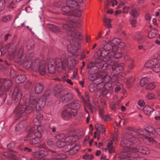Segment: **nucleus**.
<instances>
[{
  "label": "nucleus",
  "instance_id": "1",
  "mask_svg": "<svg viewBox=\"0 0 160 160\" xmlns=\"http://www.w3.org/2000/svg\"><path fill=\"white\" fill-rule=\"evenodd\" d=\"M121 40L115 38L107 42L103 41L99 45V49L97 51L98 54L104 58V61L106 63L102 64L100 66L107 69L108 66H111L112 71V74L115 76L122 72L123 70L124 64L123 63L118 64L115 62V58H118L122 56V54L117 51L118 46L122 45Z\"/></svg>",
  "mask_w": 160,
  "mask_h": 160
},
{
  "label": "nucleus",
  "instance_id": "2",
  "mask_svg": "<svg viewBox=\"0 0 160 160\" xmlns=\"http://www.w3.org/2000/svg\"><path fill=\"white\" fill-rule=\"evenodd\" d=\"M50 94V91H47L38 99L34 93H31L29 98L24 97V103L22 104L20 103L22 96V91L18 87L15 88L12 93V98L14 102L18 104L14 111L16 114V119H19L24 113L27 114L31 113L34 109L36 108L37 110H42L45 105L46 101L49 100Z\"/></svg>",
  "mask_w": 160,
  "mask_h": 160
},
{
  "label": "nucleus",
  "instance_id": "3",
  "mask_svg": "<svg viewBox=\"0 0 160 160\" xmlns=\"http://www.w3.org/2000/svg\"><path fill=\"white\" fill-rule=\"evenodd\" d=\"M67 58H57L55 60L49 58L46 62L42 60L40 62L38 58H36L28 66V64L26 65L31 69L38 71L42 75H44L47 71L50 73L54 74L56 70H58V69L60 70L68 67L71 69L74 68L76 62L75 59L69 55L68 59Z\"/></svg>",
  "mask_w": 160,
  "mask_h": 160
},
{
  "label": "nucleus",
  "instance_id": "4",
  "mask_svg": "<svg viewBox=\"0 0 160 160\" xmlns=\"http://www.w3.org/2000/svg\"><path fill=\"white\" fill-rule=\"evenodd\" d=\"M78 27L72 21L68 22L66 24H63L62 26V28L67 31L68 36L73 38L72 41V43L68 46V49L72 55L75 56L79 54L78 51L80 48L79 41L82 40L83 38L82 34L78 32L75 28L76 27Z\"/></svg>",
  "mask_w": 160,
  "mask_h": 160
},
{
  "label": "nucleus",
  "instance_id": "5",
  "mask_svg": "<svg viewBox=\"0 0 160 160\" xmlns=\"http://www.w3.org/2000/svg\"><path fill=\"white\" fill-rule=\"evenodd\" d=\"M129 133L126 134L124 137V139L121 142L120 145L122 147H125L124 149H131L132 151L136 153L138 152H140L144 154H148L150 153V151L147 148L142 146H138L135 148L132 147V145H137L140 143V141L138 138H136V136H133V137L131 136L130 137Z\"/></svg>",
  "mask_w": 160,
  "mask_h": 160
},
{
  "label": "nucleus",
  "instance_id": "6",
  "mask_svg": "<svg viewBox=\"0 0 160 160\" xmlns=\"http://www.w3.org/2000/svg\"><path fill=\"white\" fill-rule=\"evenodd\" d=\"M129 130L130 137L131 136L133 137V136H136L137 138H142L144 139L146 142H148L149 145H151L154 143H155V141L152 138L148 137L151 133H153L155 132L156 129H154L151 126H149L145 129H140L135 131L134 128L132 127H128L127 128Z\"/></svg>",
  "mask_w": 160,
  "mask_h": 160
},
{
  "label": "nucleus",
  "instance_id": "7",
  "mask_svg": "<svg viewBox=\"0 0 160 160\" xmlns=\"http://www.w3.org/2000/svg\"><path fill=\"white\" fill-rule=\"evenodd\" d=\"M45 129L43 126L37 127H32L29 129L27 133V137L24 139V141H27L29 137H32L34 135L35 138L30 140V143L31 144H35L38 143L40 142V139L42 136V133Z\"/></svg>",
  "mask_w": 160,
  "mask_h": 160
},
{
  "label": "nucleus",
  "instance_id": "8",
  "mask_svg": "<svg viewBox=\"0 0 160 160\" xmlns=\"http://www.w3.org/2000/svg\"><path fill=\"white\" fill-rule=\"evenodd\" d=\"M97 54L99 57L96 58L95 61V63L93 62L89 63L88 65V68H90L91 72L92 73H98L99 71H101L102 72H103L104 71L108 72L107 68L105 67L102 68L100 66L102 64L106 63V62L104 61V58L99 56L97 52Z\"/></svg>",
  "mask_w": 160,
  "mask_h": 160
},
{
  "label": "nucleus",
  "instance_id": "9",
  "mask_svg": "<svg viewBox=\"0 0 160 160\" xmlns=\"http://www.w3.org/2000/svg\"><path fill=\"white\" fill-rule=\"evenodd\" d=\"M104 77H101V78L104 79H101V81H96V84H91L88 87L89 91L91 92H93L96 91H103L105 89V87L106 84L108 83L111 80L110 77L107 75L106 73H105Z\"/></svg>",
  "mask_w": 160,
  "mask_h": 160
},
{
  "label": "nucleus",
  "instance_id": "10",
  "mask_svg": "<svg viewBox=\"0 0 160 160\" xmlns=\"http://www.w3.org/2000/svg\"><path fill=\"white\" fill-rule=\"evenodd\" d=\"M119 157L121 160H146L144 158L139 157L137 153L133 152L131 149H124Z\"/></svg>",
  "mask_w": 160,
  "mask_h": 160
},
{
  "label": "nucleus",
  "instance_id": "11",
  "mask_svg": "<svg viewBox=\"0 0 160 160\" xmlns=\"http://www.w3.org/2000/svg\"><path fill=\"white\" fill-rule=\"evenodd\" d=\"M83 0H68L66 2V5L63 7L62 11L63 14L66 15H71L73 14L72 10L74 8H78V3H81Z\"/></svg>",
  "mask_w": 160,
  "mask_h": 160
},
{
  "label": "nucleus",
  "instance_id": "12",
  "mask_svg": "<svg viewBox=\"0 0 160 160\" xmlns=\"http://www.w3.org/2000/svg\"><path fill=\"white\" fill-rule=\"evenodd\" d=\"M84 133V132L82 130L77 133H74L73 132V134L71 135L72 138L69 140V142L65 143L62 148L63 150L65 152H68L70 155L73 154V152H72V150H71L72 143L79 139L80 137L83 136Z\"/></svg>",
  "mask_w": 160,
  "mask_h": 160
},
{
  "label": "nucleus",
  "instance_id": "13",
  "mask_svg": "<svg viewBox=\"0 0 160 160\" xmlns=\"http://www.w3.org/2000/svg\"><path fill=\"white\" fill-rule=\"evenodd\" d=\"M23 52V48H19L16 55L18 61H20L22 63L26 64L32 59L34 54L32 51H28L27 54L22 56Z\"/></svg>",
  "mask_w": 160,
  "mask_h": 160
},
{
  "label": "nucleus",
  "instance_id": "14",
  "mask_svg": "<svg viewBox=\"0 0 160 160\" xmlns=\"http://www.w3.org/2000/svg\"><path fill=\"white\" fill-rule=\"evenodd\" d=\"M12 84V82L8 79H1L0 81V89L2 91H9L10 90Z\"/></svg>",
  "mask_w": 160,
  "mask_h": 160
},
{
  "label": "nucleus",
  "instance_id": "15",
  "mask_svg": "<svg viewBox=\"0 0 160 160\" xmlns=\"http://www.w3.org/2000/svg\"><path fill=\"white\" fill-rule=\"evenodd\" d=\"M66 107L71 110L73 115L75 116L77 113V110L80 107V102L78 100H76L68 104Z\"/></svg>",
  "mask_w": 160,
  "mask_h": 160
},
{
  "label": "nucleus",
  "instance_id": "16",
  "mask_svg": "<svg viewBox=\"0 0 160 160\" xmlns=\"http://www.w3.org/2000/svg\"><path fill=\"white\" fill-rule=\"evenodd\" d=\"M105 73H106L107 75V72L106 71H104L103 72H102L101 71V72L99 73H91L88 77V79L92 81L96 80V81H101V79H104L102 78H101V77H104V76Z\"/></svg>",
  "mask_w": 160,
  "mask_h": 160
},
{
  "label": "nucleus",
  "instance_id": "17",
  "mask_svg": "<svg viewBox=\"0 0 160 160\" xmlns=\"http://www.w3.org/2000/svg\"><path fill=\"white\" fill-rule=\"evenodd\" d=\"M73 134V131L70 132L68 134L66 138L62 140H59L56 143V145L58 148H63L66 142H69V140L72 138L71 135Z\"/></svg>",
  "mask_w": 160,
  "mask_h": 160
},
{
  "label": "nucleus",
  "instance_id": "18",
  "mask_svg": "<svg viewBox=\"0 0 160 160\" xmlns=\"http://www.w3.org/2000/svg\"><path fill=\"white\" fill-rule=\"evenodd\" d=\"M74 97L73 93L71 92H67L62 95L59 98V102L62 103H66L72 100Z\"/></svg>",
  "mask_w": 160,
  "mask_h": 160
},
{
  "label": "nucleus",
  "instance_id": "19",
  "mask_svg": "<svg viewBox=\"0 0 160 160\" xmlns=\"http://www.w3.org/2000/svg\"><path fill=\"white\" fill-rule=\"evenodd\" d=\"M2 160H18L15 155L8 152H4L2 154Z\"/></svg>",
  "mask_w": 160,
  "mask_h": 160
},
{
  "label": "nucleus",
  "instance_id": "20",
  "mask_svg": "<svg viewBox=\"0 0 160 160\" xmlns=\"http://www.w3.org/2000/svg\"><path fill=\"white\" fill-rule=\"evenodd\" d=\"M72 115L73 114L71 110L70 111L68 110H65L62 113V116L65 120L71 118Z\"/></svg>",
  "mask_w": 160,
  "mask_h": 160
},
{
  "label": "nucleus",
  "instance_id": "21",
  "mask_svg": "<svg viewBox=\"0 0 160 160\" xmlns=\"http://www.w3.org/2000/svg\"><path fill=\"white\" fill-rule=\"evenodd\" d=\"M157 60L153 59L147 62L145 64L144 66L147 68L152 69V68L156 64Z\"/></svg>",
  "mask_w": 160,
  "mask_h": 160
},
{
  "label": "nucleus",
  "instance_id": "22",
  "mask_svg": "<svg viewBox=\"0 0 160 160\" xmlns=\"http://www.w3.org/2000/svg\"><path fill=\"white\" fill-rule=\"evenodd\" d=\"M26 79V76L24 75H19L17 76L15 82L17 84H20L24 82Z\"/></svg>",
  "mask_w": 160,
  "mask_h": 160
},
{
  "label": "nucleus",
  "instance_id": "23",
  "mask_svg": "<svg viewBox=\"0 0 160 160\" xmlns=\"http://www.w3.org/2000/svg\"><path fill=\"white\" fill-rule=\"evenodd\" d=\"M7 96V94L5 92L0 89V105H2L4 103Z\"/></svg>",
  "mask_w": 160,
  "mask_h": 160
},
{
  "label": "nucleus",
  "instance_id": "24",
  "mask_svg": "<svg viewBox=\"0 0 160 160\" xmlns=\"http://www.w3.org/2000/svg\"><path fill=\"white\" fill-rule=\"evenodd\" d=\"M143 111L146 114L149 116L151 115V113L153 112V109L150 106L146 105L143 108Z\"/></svg>",
  "mask_w": 160,
  "mask_h": 160
},
{
  "label": "nucleus",
  "instance_id": "25",
  "mask_svg": "<svg viewBox=\"0 0 160 160\" xmlns=\"http://www.w3.org/2000/svg\"><path fill=\"white\" fill-rule=\"evenodd\" d=\"M43 86L40 83H38L36 84L35 88V91L36 93L40 94L42 91L43 89Z\"/></svg>",
  "mask_w": 160,
  "mask_h": 160
},
{
  "label": "nucleus",
  "instance_id": "26",
  "mask_svg": "<svg viewBox=\"0 0 160 160\" xmlns=\"http://www.w3.org/2000/svg\"><path fill=\"white\" fill-rule=\"evenodd\" d=\"M158 33L157 29L155 28L152 29L148 33V37L150 38H155Z\"/></svg>",
  "mask_w": 160,
  "mask_h": 160
},
{
  "label": "nucleus",
  "instance_id": "27",
  "mask_svg": "<svg viewBox=\"0 0 160 160\" xmlns=\"http://www.w3.org/2000/svg\"><path fill=\"white\" fill-rule=\"evenodd\" d=\"M108 150L110 154L114 153L115 152V149L113 146V143L112 142L109 143L107 145V148H105V150Z\"/></svg>",
  "mask_w": 160,
  "mask_h": 160
},
{
  "label": "nucleus",
  "instance_id": "28",
  "mask_svg": "<svg viewBox=\"0 0 160 160\" xmlns=\"http://www.w3.org/2000/svg\"><path fill=\"white\" fill-rule=\"evenodd\" d=\"M78 6H79L78 5ZM79 6L78 8H74L73 9L72 12L73 14H72L71 16H76L77 17H80L81 16L82 14V11L81 10L77 9L79 8Z\"/></svg>",
  "mask_w": 160,
  "mask_h": 160
},
{
  "label": "nucleus",
  "instance_id": "29",
  "mask_svg": "<svg viewBox=\"0 0 160 160\" xmlns=\"http://www.w3.org/2000/svg\"><path fill=\"white\" fill-rule=\"evenodd\" d=\"M47 27L49 29L56 32H58L60 30L59 28L52 24H48Z\"/></svg>",
  "mask_w": 160,
  "mask_h": 160
},
{
  "label": "nucleus",
  "instance_id": "30",
  "mask_svg": "<svg viewBox=\"0 0 160 160\" xmlns=\"http://www.w3.org/2000/svg\"><path fill=\"white\" fill-rule=\"evenodd\" d=\"M95 128L96 129L103 133L105 132V128L102 125L99 124H96L95 125Z\"/></svg>",
  "mask_w": 160,
  "mask_h": 160
},
{
  "label": "nucleus",
  "instance_id": "31",
  "mask_svg": "<svg viewBox=\"0 0 160 160\" xmlns=\"http://www.w3.org/2000/svg\"><path fill=\"white\" fill-rule=\"evenodd\" d=\"M111 20L109 18H107L105 16L103 18V22L104 23L105 26L108 28H110L111 27L110 24Z\"/></svg>",
  "mask_w": 160,
  "mask_h": 160
},
{
  "label": "nucleus",
  "instance_id": "32",
  "mask_svg": "<svg viewBox=\"0 0 160 160\" xmlns=\"http://www.w3.org/2000/svg\"><path fill=\"white\" fill-rule=\"evenodd\" d=\"M74 142H73L72 143L71 149V150H72V152H73V154L77 153L80 148V146L76 145Z\"/></svg>",
  "mask_w": 160,
  "mask_h": 160
},
{
  "label": "nucleus",
  "instance_id": "33",
  "mask_svg": "<svg viewBox=\"0 0 160 160\" xmlns=\"http://www.w3.org/2000/svg\"><path fill=\"white\" fill-rule=\"evenodd\" d=\"M129 13L134 18H137L139 15L138 11L135 8L132 9Z\"/></svg>",
  "mask_w": 160,
  "mask_h": 160
},
{
  "label": "nucleus",
  "instance_id": "34",
  "mask_svg": "<svg viewBox=\"0 0 160 160\" xmlns=\"http://www.w3.org/2000/svg\"><path fill=\"white\" fill-rule=\"evenodd\" d=\"M62 91V88L59 85L56 86L54 88V92L55 95L57 96V95L60 94Z\"/></svg>",
  "mask_w": 160,
  "mask_h": 160
},
{
  "label": "nucleus",
  "instance_id": "35",
  "mask_svg": "<svg viewBox=\"0 0 160 160\" xmlns=\"http://www.w3.org/2000/svg\"><path fill=\"white\" fill-rule=\"evenodd\" d=\"M152 70L156 73L160 72V64L156 62V65H155L152 68Z\"/></svg>",
  "mask_w": 160,
  "mask_h": 160
},
{
  "label": "nucleus",
  "instance_id": "36",
  "mask_svg": "<svg viewBox=\"0 0 160 160\" xmlns=\"http://www.w3.org/2000/svg\"><path fill=\"white\" fill-rule=\"evenodd\" d=\"M33 123L35 126L32 127H30V128H31L32 127H35L36 128V127H38L39 126H43L45 127L43 125H40L41 123V121H40V120H39V119L36 118L35 117V118L33 120Z\"/></svg>",
  "mask_w": 160,
  "mask_h": 160
},
{
  "label": "nucleus",
  "instance_id": "37",
  "mask_svg": "<svg viewBox=\"0 0 160 160\" xmlns=\"http://www.w3.org/2000/svg\"><path fill=\"white\" fill-rule=\"evenodd\" d=\"M26 48L28 50H30L34 48V43L31 42H28L26 45Z\"/></svg>",
  "mask_w": 160,
  "mask_h": 160
},
{
  "label": "nucleus",
  "instance_id": "38",
  "mask_svg": "<svg viewBox=\"0 0 160 160\" xmlns=\"http://www.w3.org/2000/svg\"><path fill=\"white\" fill-rule=\"evenodd\" d=\"M12 18V17L8 15L3 17L2 18V21L4 22H7L10 21Z\"/></svg>",
  "mask_w": 160,
  "mask_h": 160
},
{
  "label": "nucleus",
  "instance_id": "39",
  "mask_svg": "<svg viewBox=\"0 0 160 160\" xmlns=\"http://www.w3.org/2000/svg\"><path fill=\"white\" fill-rule=\"evenodd\" d=\"M23 128V125L22 123H20L17 125L15 130L17 132H19L21 131Z\"/></svg>",
  "mask_w": 160,
  "mask_h": 160
},
{
  "label": "nucleus",
  "instance_id": "40",
  "mask_svg": "<svg viewBox=\"0 0 160 160\" xmlns=\"http://www.w3.org/2000/svg\"><path fill=\"white\" fill-rule=\"evenodd\" d=\"M148 79L147 78H143L140 81V85L141 87L143 86L148 82Z\"/></svg>",
  "mask_w": 160,
  "mask_h": 160
},
{
  "label": "nucleus",
  "instance_id": "41",
  "mask_svg": "<svg viewBox=\"0 0 160 160\" xmlns=\"http://www.w3.org/2000/svg\"><path fill=\"white\" fill-rule=\"evenodd\" d=\"M134 39H137L138 42H142L144 41V37L142 35L138 33L135 37Z\"/></svg>",
  "mask_w": 160,
  "mask_h": 160
},
{
  "label": "nucleus",
  "instance_id": "42",
  "mask_svg": "<svg viewBox=\"0 0 160 160\" xmlns=\"http://www.w3.org/2000/svg\"><path fill=\"white\" fill-rule=\"evenodd\" d=\"M155 87V85L153 83H150L148 84L146 87L147 89L151 90L153 89Z\"/></svg>",
  "mask_w": 160,
  "mask_h": 160
},
{
  "label": "nucleus",
  "instance_id": "43",
  "mask_svg": "<svg viewBox=\"0 0 160 160\" xmlns=\"http://www.w3.org/2000/svg\"><path fill=\"white\" fill-rule=\"evenodd\" d=\"M5 3L4 0L0 1V12L2 11L4 9Z\"/></svg>",
  "mask_w": 160,
  "mask_h": 160
},
{
  "label": "nucleus",
  "instance_id": "44",
  "mask_svg": "<svg viewBox=\"0 0 160 160\" xmlns=\"http://www.w3.org/2000/svg\"><path fill=\"white\" fill-rule=\"evenodd\" d=\"M117 2L116 0L114 1H112L110 0H108L107 2V6L108 7L109 5H111L112 7H114L115 4H116Z\"/></svg>",
  "mask_w": 160,
  "mask_h": 160
},
{
  "label": "nucleus",
  "instance_id": "45",
  "mask_svg": "<svg viewBox=\"0 0 160 160\" xmlns=\"http://www.w3.org/2000/svg\"><path fill=\"white\" fill-rule=\"evenodd\" d=\"M65 135L63 133H60L57 134L56 136V138L59 140L63 139L65 137Z\"/></svg>",
  "mask_w": 160,
  "mask_h": 160
},
{
  "label": "nucleus",
  "instance_id": "46",
  "mask_svg": "<svg viewBox=\"0 0 160 160\" xmlns=\"http://www.w3.org/2000/svg\"><path fill=\"white\" fill-rule=\"evenodd\" d=\"M137 23V21L136 19L132 18L131 20V24L133 27H135Z\"/></svg>",
  "mask_w": 160,
  "mask_h": 160
},
{
  "label": "nucleus",
  "instance_id": "47",
  "mask_svg": "<svg viewBox=\"0 0 160 160\" xmlns=\"http://www.w3.org/2000/svg\"><path fill=\"white\" fill-rule=\"evenodd\" d=\"M35 118L38 119L40 121H41L43 119V116L42 114L38 112Z\"/></svg>",
  "mask_w": 160,
  "mask_h": 160
},
{
  "label": "nucleus",
  "instance_id": "48",
  "mask_svg": "<svg viewBox=\"0 0 160 160\" xmlns=\"http://www.w3.org/2000/svg\"><path fill=\"white\" fill-rule=\"evenodd\" d=\"M124 82L127 84H129L133 82V80L131 78H126L124 79Z\"/></svg>",
  "mask_w": 160,
  "mask_h": 160
},
{
  "label": "nucleus",
  "instance_id": "49",
  "mask_svg": "<svg viewBox=\"0 0 160 160\" xmlns=\"http://www.w3.org/2000/svg\"><path fill=\"white\" fill-rule=\"evenodd\" d=\"M147 98L148 99H151L155 98V96L153 93H149L147 96Z\"/></svg>",
  "mask_w": 160,
  "mask_h": 160
},
{
  "label": "nucleus",
  "instance_id": "50",
  "mask_svg": "<svg viewBox=\"0 0 160 160\" xmlns=\"http://www.w3.org/2000/svg\"><path fill=\"white\" fill-rule=\"evenodd\" d=\"M129 9V7H127L126 6H124L123 8V12L124 13H128V10Z\"/></svg>",
  "mask_w": 160,
  "mask_h": 160
},
{
  "label": "nucleus",
  "instance_id": "51",
  "mask_svg": "<svg viewBox=\"0 0 160 160\" xmlns=\"http://www.w3.org/2000/svg\"><path fill=\"white\" fill-rule=\"evenodd\" d=\"M105 121H109L111 120V118L108 115H105L102 118Z\"/></svg>",
  "mask_w": 160,
  "mask_h": 160
},
{
  "label": "nucleus",
  "instance_id": "52",
  "mask_svg": "<svg viewBox=\"0 0 160 160\" xmlns=\"http://www.w3.org/2000/svg\"><path fill=\"white\" fill-rule=\"evenodd\" d=\"M50 130H52V132H56V130L57 129L56 126L51 125L50 126Z\"/></svg>",
  "mask_w": 160,
  "mask_h": 160
},
{
  "label": "nucleus",
  "instance_id": "53",
  "mask_svg": "<svg viewBox=\"0 0 160 160\" xmlns=\"http://www.w3.org/2000/svg\"><path fill=\"white\" fill-rule=\"evenodd\" d=\"M99 113L100 116L102 118L104 116V111L102 109H99Z\"/></svg>",
  "mask_w": 160,
  "mask_h": 160
},
{
  "label": "nucleus",
  "instance_id": "54",
  "mask_svg": "<svg viewBox=\"0 0 160 160\" xmlns=\"http://www.w3.org/2000/svg\"><path fill=\"white\" fill-rule=\"evenodd\" d=\"M31 82L29 81L27 82L24 86V88L25 89L28 88L31 86Z\"/></svg>",
  "mask_w": 160,
  "mask_h": 160
},
{
  "label": "nucleus",
  "instance_id": "55",
  "mask_svg": "<svg viewBox=\"0 0 160 160\" xmlns=\"http://www.w3.org/2000/svg\"><path fill=\"white\" fill-rule=\"evenodd\" d=\"M12 36L11 34L9 33H8L6 34L4 36V40L5 41H7L8 39L9 38L11 37Z\"/></svg>",
  "mask_w": 160,
  "mask_h": 160
},
{
  "label": "nucleus",
  "instance_id": "56",
  "mask_svg": "<svg viewBox=\"0 0 160 160\" xmlns=\"http://www.w3.org/2000/svg\"><path fill=\"white\" fill-rule=\"evenodd\" d=\"M138 105L140 107H142L144 105V103L143 101L142 100H140L138 102Z\"/></svg>",
  "mask_w": 160,
  "mask_h": 160
},
{
  "label": "nucleus",
  "instance_id": "57",
  "mask_svg": "<svg viewBox=\"0 0 160 160\" xmlns=\"http://www.w3.org/2000/svg\"><path fill=\"white\" fill-rule=\"evenodd\" d=\"M72 78L74 79H77L78 78L77 73L76 72H74L72 75Z\"/></svg>",
  "mask_w": 160,
  "mask_h": 160
},
{
  "label": "nucleus",
  "instance_id": "58",
  "mask_svg": "<svg viewBox=\"0 0 160 160\" xmlns=\"http://www.w3.org/2000/svg\"><path fill=\"white\" fill-rule=\"evenodd\" d=\"M23 158L26 159V160H36L35 158H27L25 157L24 156L22 155L21 156H20V158Z\"/></svg>",
  "mask_w": 160,
  "mask_h": 160
},
{
  "label": "nucleus",
  "instance_id": "59",
  "mask_svg": "<svg viewBox=\"0 0 160 160\" xmlns=\"http://www.w3.org/2000/svg\"><path fill=\"white\" fill-rule=\"evenodd\" d=\"M145 19L147 21H150L151 19V17L149 13H147L146 15Z\"/></svg>",
  "mask_w": 160,
  "mask_h": 160
},
{
  "label": "nucleus",
  "instance_id": "60",
  "mask_svg": "<svg viewBox=\"0 0 160 160\" xmlns=\"http://www.w3.org/2000/svg\"><path fill=\"white\" fill-rule=\"evenodd\" d=\"M8 4H9V7L11 8H13L15 7V5L14 3L12 1H11L10 2H9Z\"/></svg>",
  "mask_w": 160,
  "mask_h": 160
},
{
  "label": "nucleus",
  "instance_id": "61",
  "mask_svg": "<svg viewBox=\"0 0 160 160\" xmlns=\"http://www.w3.org/2000/svg\"><path fill=\"white\" fill-rule=\"evenodd\" d=\"M47 143L48 145L49 146H52L54 144L53 142L50 140H48Z\"/></svg>",
  "mask_w": 160,
  "mask_h": 160
},
{
  "label": "nucleus",
  "instance_id": "62",
  "mask_svg": "<svg viewBox=\"0 0 160 160\" xmlns=\"http://www.w3.org/2000/svg\"><path fill=\"white\" fill-rule=\"evenodd\" d=\"M68 79V76H64L63 77H62V81L63 82H67V81Z\"/></svg>",
  "mask_w": 160,
  "mask_h": 160
},
{
  "label": "nucleus",
  "instance_id": "63",
  "mask_svg": "<svg viewBox=\"0 0 160 160\" xmlns=\"http://www.w3.org/2000/svg\"><path fill=\"white\" fill-rule=\"evenodd\" d=\"M121 90V88L118 86H117L116 87V88L115 89V91L116 92H118L119 91H120Z\"/></svg>",
  "mask_w": 160,
  "mask_h": 160
},
{
  "label": "nucleus",
  "instance_id": "64",
  "mask_svg": "<svg viewBox=\"0 0 160 160\" xmlns=\"http://www.w3.org/2000/svg\"><path fill=\"white\" fill-rule=\"evenodd\" d=\"M156 130L155 131V132H156L159 135H160V128H156Z\"/></svg>",
  "mask_w": 160,
  "mask_h": 160
}]
</instances>
